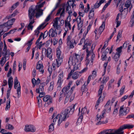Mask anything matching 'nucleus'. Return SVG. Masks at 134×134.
<instances>
[{
  "instance_id": "nucleus-44",
  "label": "nucleus",
  "mask_w": 134,
  "mask_h": 134,
  "mask_svg": "<svg viewBox=\"0 0 134 134\" xmlns=\"http://www.w3.org/2000/svg\"><path fill=\"white\" fill-rule=\"evenodd\" d=\"M72 57H70L69 59V61H68V64H69V67H68L69 69L70 68V65L71 64H72L73 63L72 59Z\"/></svg>"
},
{
  "instance_id": "nucleus-40",
  "label": "nucleus",
  "mask_w": 134,
  "mask_h": 134,
  "mask_svg": "<svg viewBox=\"0 0 134 134\" xmlns=\"http://www.w3.org/2000/svg\"><path fill=\"white\" fill-rule=\"evenodd\" d=\"M54 82L53 81L51 82L50 83V85L49 86L48 89V91H51L53 90V88L54 87Z\"/></svg>"
},
{
  "instance_id": "nucleus-45",
  "label": "nucleus",
  "mask_w": 134,
  "mask_h": 134,
  "mask_svg": "<svg viewBox=\"0 0 134 134\" xmlns=\"http://www.w3.org/2000/svg\"><path fill=\"white\" fill-rule=\"evenodd\" d=\"M75 62H78L79 61V60L80 59V56L78 55L76 53L75 54Z\"/></svg>"
},
{
  "instance_id": "nucleus-11",
  "label": "nucleus",
  "mask_w": 134,
  "mask_h": 134,
  "mask_svg": "<svg viewBox=\"0 0 134 134\" xmlns=\"http://www.w3.org/2000/svg\"><path fill=\"white\" fill-rule=\"evenodd\" d=\"M105 134H123L122 132L119 133V129H108L105 130Z\"/></svg>"
},
{
  "instance_id": "nucleus-63",
  "label": "nucleus",
  "mask_w": 134,
  "mask_h": 134,
  "mask_svg": "<svg viewBox=\"0 0 134 134\" xmlns=\"http://www.w3.org/2000/svg\"><path fill=\"white\" fill-rule=\"evenodd\" d=\"M129 97L128 95H125L121 99V101L122 102L124 101L126 99Z\"/></svg>"
},
{
  "instance_id": "nucleus-6",
  "label": "nucleus",
  "mask_w": 134,
  "mask_h": 134,
  "mask_svg": "<svg viewBox=\"0 0 134 134\" xmlns=\"http://www.w3.org/2000/svg\"><path fill=\"white\" fill-rule=\"evenodd\" d=\"M43 10L41 9L37 6H35V8L34 9V14L35 13V16L36 18H38L43 14Z\"/></svg>"
},
{
  "instance_id": "nucleus-28",
  "label": "nucleus",
  "mask_w": 134,
  "mask_h": 134,
  "mask_svg": "<svg viewBox=\"0 0 134 134\" xmlns=\"http://www.w3.org/2000/svg\"><path fill=\"white\" fill-rule=\"evenodd\" d=\"M63 72H61L60 73L58 76V83H59V84L60 85L62 81V79L63 77Z\"/></svg>"
},
{
  "instance_id": "nucleus-39",
  "label": "nucleus",
  "mask_w": 134,
  "mask_h": 134,
  "mask_svg": "<svg viewBox=\"0 0 134 134\" xmlns=\"http://www.w3.org/2000/svg\"><path fill=\"white\" fill-rule=\"evenodd\" d=\"M131 5V0H127L125 3L124 6L128 8Z\"/></svg>"
},
{
  "instance_id": "nucleus-25",
  "label": "nucleus",
  "mask_w": 134,
  "mask_h": 134,
  "mask_svg": "<svg viewBox=\"0 0 134 134\" xmlns=\"http://www.w3.org/2000/svg\"><path fill=\"white\" fill-rule=\"evenodd\" d=\"M80 73L79 71H76L72 74V78L74 80L77 79L81 75H80Z\"/></svg>"
},
{
  "instance_id": "nucleus-59",
  "label": "nucleus",
  "mask_w": 134,
  "mask_h": 134,
  "mask_svg": "<svg viewBox=\"0 0 134 134\" xmlns=\"http://www.w3.org/2000/svg\"><path fill=\"white\" fill-rule=\"evenodd\" d=\"M17 13V11H15L10 16H9L8 18V19H9V18H12V17H14L16 15V14Z\"/></svg>"
},
{
  "instance_id": "nucleus-33",
  "label": "nucleus",
  "mask_w": 134,
  "mask_h": 134,
  "mask_svg": "<svg viewBox=\"0 0 134 134\" xmlns=\"http://www.w3.org/2000/svg\"><path fill=\"white\" fill-rule=\"evenodd\" d=\"M15 20V18H13L10 20H8L7 22L9 26H10L13 25V23Z\"/></svg>"
},
{
  "instance_id": "nucleus-4",
  "label": "nucleus",
  "mask_w": 134,
  "mask_h": 134,
  "mask_svg": "<svg viewBox=\"0 0 134 134\" xmlns=\"http://www.w3.org/2000/svg\"><path fill=\"white\" fill-rule=\"evenodd\" d=\"M61 48V46L60 45L57 48L56 53L57 59H56L57 63L56 66L57 67H59L61 65L63 61V58L62 57H60L61 52L60 49Z\"/></svg>"
},
{
  "instance_id": "nucleus-21",
  "label": "nucleus",
  "mask_w": 134,
  "mask_h": 134,
  "mask_svg": "<svg viewBox=\"0 0 134 134\" xmlns=\"http://www.w3.org/2000/svg\"><path fill=\"white\" fill-rule=\"evenodd\" d=\"M40 40H37L35 43L36 46L35 47V48H37V49H40L42 45H44V43H42V42L41 41L39 42Z\"/></svg>"
},
{
  "instance_id": "nucleus-60",
  "label": "nucleus",
  "mask_w": 134,
  "mask_h": 134,
  "mask_svg": "<svg viewBox=\"0 0 134 134\" xmlns=\"http://www.w3.org/2000/svg\"><path fill=\"white\" fill-rule=\"evenodd\" d=\"M45 3V2H43L41 3V4H37L36 6L38 7L41 8V7H43L44 4Z\"/></svg>"
},
{
  "instance_id": "nucleus-12",
  "label": "nucleus",
  "mask_w": 134,
  "mask_h": 134,
  "mask_svg": "<svg viewBox=\"0 0 134 134\" xmlns=\"http://www.w3.org/2000/svg\"><path fill=\"white\" fill-rule=\"evenodd\" d=\"M58 31H56L52 28L48 32V35L49 37H55L57 35Z\"/></svg>"
},
{
  "instance_id": "nucleus-55",
  "label": "nucleus",
  "mask_w": 134,
  "mask_h": 134,
  "mask_svg": "<svg viewBox=\"0 0 134 134\" xmlns=\"http://www.w3.org/2000/svg\"><path fill=\"white\" fill-rule=\"evenodd\" d=\"M109 77L108 76L106 78L104 77L103 79V80L102 81V82L103 83H104L106 82L109 80Z\"/></svg>"
},
{
  "instance_id": "nucleus-17",
  "label": "nucleus",
  "mask_w": 134,
  "mask_h": 134,
  "mask_svg": "<svg viewBox=\"0 0 134 134\" xmlns=\"http://www.w3.org/2000/svg\"><path fill=\"white\" fill-rule=\"evenodd\" d=\"M65 6H66V11L68 12L69 14L68 17H71L70 14L72 13V12L70 5H69L68 1L67 2V3L65 5Z\"/></svg>"
},
{
  "instance_id": "nucleus-14",
  "label": "nucleus",
  "mask_w": 134,
  "mask_h": 134,
  "mask_svg": "<svg viewBox=\"0 0 134 134\" xmlns=\"http://www.w3.org/2000/svg\"><path fill=\"white\" fill-rule=\"evenodd\" d=\"M43 101L44 102H47V104L49 105L52 102V99L51 96L48 95L45 96L43 99Z\"/></svg>"
},
{
  "instance_id": "nucleus-58",
  "label": "nucleus",
  "mask_w": 134,
  "mask_h": 134,
  "mask_svg": "<svg viewBox=\"0 0 134 134\" xmlns=\"http://www.w3.org/2000/svg\"><path fill=\"white\" fill-rule=\"evenodd\" d=\"M48 34V32L47 31H46L44 32V33H43V39H44L47 36Z\"/></svg>"
},
{
  "instance_id": "nucleus-20",
  "label": "nucleus",
  "mask_w": 134,
  "mask_h": 134,
  "mask_svg": "<svg viewBox=\"0 0 134 134\" xmlns=\"http://www.w3.org/2000/svg\"><path fill=\"white\" fill-rule=\"evenodd\" d=\"M105 27V22H103L102 25L100 27L98 30L97 35H100L104 30Z\"/></svg>"
},
{
  "instance_id": "nucleus-56",
  "label": "nucleus",
  "mask_w": 134,
  "mask_h": 134,
  "mask_svg": "<svg viewBox=\"0 0 134 134\" xmlns=\"http://www.w3.org/2000/svg\"><path fill=\"white\" fill-rule=\"evenodd\" d=\"M134 18V12H133L132 15L131 16V20L130 21L131 22H133V23H132V25H133L134 24V23L133 22V19Z\"/></svg>"
},
{
  "instance_id": "nucleus-1",
  "label": "nucleus",
  "mask_w": 134,
  "mask_h": 134,
  "mask_svg": "<svg viewBox=\"0 0 134 134\" xmlns=\"http://www.w3.org/2000/svg\"><path fill=\"white\" fill-rule=\"evenodd\" d=\"M75 105L72 104L64 110H62L60 114L58 121V125L59 126L62 121H65L67 118H68L70 115H72L74 110Z\"/></svg>"
},
{
  "instance_id": "nucleus-46",
  "label": "nucleus",
  "mask_w": 134,
  "mask_h": 134,
  "mask_svg": "<svg viewBox=\"0 0 134 134\" xmlns=\"http://www.w3.org/2000/svg\"><path fill=\"white\" fill-rule=\"evenodd\" d=\"M122 33V31L121 30H119V31L117 37L116 41H117L119 40V38H120L121 37V34Z\"/></svg>"
},
{
  "instance_id": "nucleus-51",
  "label": "nucleus",
  "mask_w": 134,
  "mask_h": 134,
  "mask_svg": "<svg viewBox=\"0 0 134 134\" xmlns=\"http://www.w3.org/2000/svg\"><path fill=\"white\" fill-rule=\"evenodd\" d=\"M106 55L107 53L105 52H103L102 56V60H104L106 59L107 58Z\"/></svg>"
},
{
  "instance_id": "nucleus-30",
  "label": "nucleus",
  "mask_w": 134,
  "mask_h": 134,
  "mask_svg": "<svg viewBox=\"0 0 134 134\" xmlns=\"http://www.w3.org/2000/svg\"><path fill=\"white\" fill-rule=\"evenodd\" d=\"M94 8H92L90 11L89 13V14L88 15L89 19H91V18L94 16Z\"/></svg>"
},
{
  "instance_id": "nucleus-23",
  "label": "nucleus",
  "mask_w": 134,
  "mask_h": 134,
  "mask_svg": "<svg viewBox=\"0 0 134 134\" xmlns=\"http://www.w3.org/2000/svg\"><path fill=\"white\" fill-rule=\"evenodd\" d=\"M86 111L87 109L86 107H85L83 108H82L81 111V116H80L79 118L77 120L78 121H80L81 122L82 121V119L83 118L82 116L83 114L85 112H86Z\"/></svg>"
},
{
  "instance_id": "nucleus-61",
  "label": "nucleus",
  "mask_w": 134,
  "mask_h": 134,
  "mask_svg": "<svg viewBox=\"0 0 134 134\" xmlns=\"http://www.w3.org/2000/svg\"><path fill=\"white\" fill-rule=\"evenodd\" d=\"M19 83L18 79L17 77H15L14 79V84L15 86L16 84H18Z\"/></svg>"
},
{
  "instance_id": "nucleus-47",
  "label": "nucleus",
  "mask_w": 134,
  "mask_h": 134,
  "mask_svg": "<svg viewBox=\"0 0 134 134\" xmlns=\"http://www.w3.org/2000/svg\"><path fill=\"white\" fill-rule=\"evenodd\" d=\"M44 89L43 88H41L40 87L38 88H37L36 90V92L38 93H39L41 92H42L43 91H44Z\"/></svg>"
},
{
  "instance_id": "nucleus-31",
  "label": "nucleus",
  "mask_w": 134,
  "mask_h": 134,
  "mask_svg": "<svg viewBox=\"0 0 134 134\" xmlns=\"http://www.w3.org/2000/svg\"><path fill=\"white\" fill-rule=\"evenodd\" d=\"M45 24V23H43L42 24H41V25H40L37 29L36 30H38L40 31V30L43 29L47 25H44V24Z\"/></svg>"
},
{
  "instance_id": "nucleus-41",
  "label": "nucleus",
  "mask_w": 134,
  "mask_h": 134,
  "mask_svg": "<svg viewBox=\"0 0 134 134\" xmlns=\"http://www.w3.org/2000/svg\"><path fill=\"white\" fill-rule=\"evenodd\" d=\"M55 28H56L54 30L56 32L58 31L57 33L58 35L60 34L62 30L60 29V27L58 25Z\"/></svg>"
},
{
  "instance_id": "nucleus-49",
  "label": "nucleus",
  "mask_w": 134,
  "mask_h": 134,
  "mask_svg": "<svg viewBox=\"0 0 134 134\" xmlns=\"http://www.w3.org/2000/svg\"><path fill=\"white\" fill-rule=\"evenodd\" d=\"M122 46H121L117 48L116 49L117 52L116 53H118L119 54L121 53L122 52Z\"/></svg>"
},
{
  "instance_id": "nucleus-34",
  "label": "nucleus",
  "mask_w": 134,
  "mask_h": 134,
  "mask_svg": "<svg viewBox=\"0 0 134 134\" xmlns=\"http://www.w3.org/2000/svg\"><path fill=\"white\" fill-rule=\"evenodd\" d=\"M128 8H124L123 10V11L122 13L120 14L121 15H123L125 17L128 12Z\"/></svg>"
},
{
  "instance_id": "nucleus-37",
  "label": "nucleus",
  "mask_w": 134,
  "mask_h": 134,
  "mask_svg": "<svg viewBox=\"0 0 134 134\" xmlns=\"http://www.w3.org/2000/svg\"><path fill=\"white\" fill-rule=\"evenodd\" d=\"M120 56V54L117 53H116L114 55L113 58L114 59V60L116 62L118 61Z\"/></svg>"
},
{
  "instance_id": "nucleus-42",
  "label": "nucleus",
  "mask_w": 134,
  "mask_h": 134,
  "mask_svg": "<svg viewBox=\"0 0 134 134\" xmlns=\"http://www.w3.org/2000/svg\"><path fill=\"white\" fill-rule=\"evenodd\" d=\"M40 80L38 78H37L36 80L34 78V82H34V87L35 85H39L40 82Z\"/></svg>"
},
{
  "instance_id": "nucleus-64",
  "label": "nucleus",
  "mask_w": 134,
  "mask_h": 134,
  "mask_svg": "<svg viewBox=\"0 0 134 134\" xmlns=\"http://www.w3.org/2000/svg\"><path fill=\"white\" fill-rule=\"evenodd\" d=\"M98 2V1H97L94 5V8L95 9L97 8L100 5L99 3L97 2Z\"/></svg>"
},
{
  "instance_id": "nucleus-53",
  "label": "nucleus",
  "mask_w": 134,
  "mask_h": 134,
  "mask_svg": "<svg viewBox=\"0 0 134 134\" xmlns=\"http://www.w3.org/2000/svg\"><path fill=\"white\" fill-rule=\"evenodd\" d=\"M77 24L83 23V22L82 21L81 18L80 16H78L77 20Z\"/></svg>"
},
{
  "instance_id": "nucleus-54",
  "label": "nucleus",
  "mask_w": 134,
  "mask_h": 134,
  "mask_svg": "<svg viewBox=\"0 0 134 134\" xmlns=\"http://www.w3.org/2000/svg\"><path fill=\"white\" fill-rule=\"evenodd\" d=\"M16 67V61H15L13 63V74H14V73H15V72Z\"/></svg>"
},
{
  "instance_id": "nucleus-5",
  "label": "nucleus",
  "mask_w": 134,
  "mask_h": 134,
  "mask_svg": "<svg viewBox=\"0 0 134 134\" xmlns=\"http://www.w3.org/2000/svg\"><path fill=\"white\" fill-rule=\"evenodd\" d=\"M71 36H68L67 38V44L68 46H69L70 48H73L74 47V44H76V43L75 42V40L74 39H71Z\"/></svg>"
},
{
  "instance_id": "nucleus-57",
  "label": "nucleus",
  "mask_w": 134,
  "mask_h": 134,
  "mask_svg": "<svg viewBox=\"0 0 134 134\" xmlns=\"http://www.w3.org/2000/svg\"><path fill=\"white\" fill-rule=\"evenodd\" d=\"M60 116V114H58L57 115L56 117L53 120V122L54 124H55V122L57 120L58 118H59V117Z\"/></svg>"
},
{
  "instance_id": "nucleus-13",
  "label": "nucleus",
  "mask_w": 134,
  "mask_h": 134,
  "mask_svg": "<svg viewBox=\"0 0 134 134\" xmlns=\"http://www.w3.org/2000/svg\"><path fill=\"white\" fill-rule=\"evenodd\" d=\"M9 53L4 54V57H3L0 61V64L2 66H3L7 61L6 58H8V59L9 56V54H8Z\"/></svg>"
},
{
  "instance_id": "nucleus-26",
  "label": "nucleus",
  "mask_w": 134,
  "mask_h": 134,
  "mask_svg": "<svg viewBox=\"0 0 134 134\" xmlns=\"http://www.w3.org/2000/svg\"><path fill=\"white\" fill-rule=\"evenodd\" d=\"M110 100H109L104 106V107L105 108V109L104 110H106V111L107 110H109L110 111L111 107L109 106L110 103Z\"/></svg>"
},
{
  "instance_id": "nucleus-7",
  "label": "nucleus",
  "mask_w": 134,
  "mask_h": 134,
  "mask_svg": "<svg viewBox=\"0 0 134 134\" xmlns=\"http://www.w3.org/2000/svg\"><path fill=\"white\" fill-rule=\"evenodd\" d=\"M44 50L46 52L45 55L48 58H49L50 60H52V56L53 54L52 53V49L50 48H48L46 49V48H43L42 49V51Z\"/></svg>"
},
{
  "instance_id": "nucleus-50",
  "label": "nucleus",
  "mask_w": 134,
  "mask_h": 134,
  "mask_svg": "<svg viewBox=\"0 0 134 134\" xmlns=\"http://www.w3.org/2000/svg\"><path fill=\"white\" fill-rule=\"evenodd\" d=\"M86 52L87 53V56L86 57V60H88V61L89 60L88 59V58L90 55V54L91 53L90 51H89L87 48H86Z\"/></svg>"
},
{
  "instance_id": "nucleus-2",
  "label": "nucleus",
  "mask_w": 134,
  "mask_h": 134,
  "mask_svg": "<svg viewBox=\"0 0 134 134\" xmlns=\"http://www.w3.org/2000/svg\"><path fill=\"white\" fill-rule=\"evenodd\" d=\"M72 83V81H70L68 84V85L64 86L62 90V93H64V96L66 97L65 100H68L69 98L71 95L74 90L76 86L75 84L69 90L70 88L71 85Z\"/></svg>"
},
{
  "instance_id": "nucleus-3",
  "label": "nucleus",
  "mask_w": 134,
  "mask_h": 134,
  "mask_svg": "<svg viewBox=\"0 0 134 134\" xmlns=\"http://www.w3.org/2000/svg\"><path fill=\"white\" fill-rule=\"evenodd\" d=\"M28 16L29 18V23L27 26L28 30H32L34 23V7L32 5L30 7L28 10Z\"/></svg>"
},
{
  "instance_id": "nucleus-62",
  "label": "nucleus",
  "mask_w": 134,
  "mask_h": 134,
  "mask_svg": "<svg viewBox=\"0 0 134 134\" xmlns=\"http://www.w3.org/2000/svg\"><path fill=\"white\" fill-rule=\"evenodd\" d=\"M108 42L109 41H107V42H104V46L102 49V50L103 49H104L108 45Z\"/></svg>"
},
{
  "instance_id": "nucleus-32",
  "label": "nucleus",
  "mask_w": 134,
  "mask_h": 134,
  "mask_svg": "<svg viewBox=\"0 0 134 134\" xmlns=\"http://www.w3.org/2000/svg\"><path fill=\"white\" fill-rule=\"evenodd\" d=\"M45 24V23H43L42 24H41V25H40L37 29L36 30H38L40 31V30L43 29L47 25H44V24Z\"/></svg>"
},
{
  "instance_id": "nucleus-38",
  "label": "nucleus",
  "mask_w": 134,
  "mask_h": 134,
  "mask_svg": "<svg viewBox=\"0 0 134 134\" xmlns=\"http://www.w3.org/2000/svg\"><path fill=\"white\" fill-rule=\"evenodd\" d=\"M92 42L89 39H86L85 41V44L87 46H90L92 44Z\"/></svg>"
},
{
  "instance_id": "nucleus-22",
  "label": "nucleus",
  "mask_w": 134,
  "mask_h": 134,
  "mask_svg": "<svg viewBox=\"0 0 134 134\" xmlns=\"http://www.w3.org/2000/svg\"><path fill=\"white\" fill-rule=\"evenodd\" d=\"M67 21L65 20V27H68L70 30L71 29V25L70 23L71 20V17H68L66 19Z\"/></svg>"
},
{
  "instance_id": "nucleus-19",
  "label": "nucleus",
  "mask_w": 134,
  "mask_h": 134,
  "mask_svg": "<svg viewBox=\"0 0 134 134\" xmlns=\"http://www.w3.org/2000/svg\"><path fill=\"white\" fill-rule=\"evenodd\" d=\"M18 86L17 89V93L18 94V98H19L21 94V86L20 85V83H19V85L16 84V85H14V88L15 89H16Z\"/></svg>"
},
{
  "instance_id": "nucleus-15",
  "label": "nucleus",
  "mask_w": 134,
  "mask_h": 134,
  "mask_svg": "<svg viewBox=\"0 0 134 134\" xmlns=\"http://www.w3.org/2000/svg\"><path fill=\"white\" fill-rule=\"evenodd\" d=\"M24 130L26 132H33L34 131V127L32 125H26L25 126Z\"/></svg>"
},
{
  "instance_id": "nucleus-10",
  "label": "nucleus",
  "mask_w": 134,
  "mask_h": 134,
  "mask_svg": "<svg viewBox=\"0 0 134 134\" xmlns=\"http://www.w3.org/2000/svg\"><path fill=\"white\" fill-rule=\"evenodd\" d=\"M134 127L133 125H130L129 124H126L120 126V127L118 129L119 133L122 132L123 134V132L122 131L124 129H130Z\"/></svg>"
},
{
  "instance_id": "nucleus-35",
  "label": "nucleus",
  "mask_w": 134,
  "mask_h": 134,
  "mask_svg": "<svg viewBox=\"0 0 134 134\" xmlns=\"http://www.w3.org/2000/svg\"><path fill=\"white\" fill-rule=\"evenodd\" d=\"M104 88V86L103 85H101L100 87V89L98 91V96H101L102 93V91Z\"/></svg>"
},
{
  "instance_id": "nucleus-27",
  "label": "nucleus",
  "mask_w": 134,
  "mask_h": 134,
  "mask_svg": "<svg viewBox=\"0 0 134 134\" xmlns=\"http://www.w3.org/2000/svg\"><path fill=\"white\" fill-rule=\"evenodd\" d=\"M13 78L12 76H10L8 79V82L9 85V87L11 88L13 85Z\"/></svg>"
},
{
  "instance_id": "nucleus-8",
  "label": "nucleus",
  "mask_w": 134,
  "mask_h": 134,
  "mask_svg": "<svg viewBox=\"0 0 134 134\" xmlns=\"http://www.w3.org/2000/svg\"><path fill=\"white\" fill-rule=\"evenodd\" d=\"M106 110H103L102 112V114L101 115H99L98 114L96 116V120L98 121L97 122L96 124V125H99L101 124H102V121L100 120L102 118H104V115L105 114Z\"/></svg>"
},
{
  "instance_id": "nucleus-43",
  "label": "nucleus",
  "mask_w": 134,
  "mask_h": 134,
  "mask_svg": "<svg viewBox=\"0 0 134 134\" xmlns=\"http://www.w3.org/2000/svg\"><path fill=\"white\" fill-rule=\"evenodd\" d=\"M54 124L53 123L51 124L49 126V129H48V132H51L53 131L54 130Z\"/></svg>"
},
{
  "instance_id": "nucleus-24",
  "label": "nucleus",
  "mask_w": 134,
  "mask_h": 134,
  "mask_svg": "<svg viewBox=\"0 0 134 134\" xmlns=\"http://www.w3.org/2000/svg\"><path fill=\"white\" fill-rule=\"evenodd\" d=\"M34 40V38H32L30 40L27 41V42L25 43V45H27L28 46V47L26 49L27 51L26 52H28L30 49L31 46L32 44V41Z\"/></svg>"
},
{
  "instance_id": "nucleus-9",
  "label": "nucleus",
  "mask_w": 134,
  "mask_h": 134,
  "mask_svg": "<svg viewBox=\"0 0 134 134\" xmlns=\"http://www.w3.org/2000/svg\"><path fill=\"white\" fill-rule=\"evenodd\" d=\"M91 76H89L88 78L87 83L86 84V83H85L81 87V91L83 92H86L88 91V89L86 87V86L89 83L91 80Z\"/></svg>"
},
{
  "instance_id": "nucleus-18",
  "label": "nucleus",
  "mask_w": 134,
  "mask_h": 134,
  "mask_svg": "<svg viewBox=\"0 0 134 134\" xmlns=\"http://www.w3.org/2000/svg\"><path fill=\"white\" fill-rule=\"evenodd\" d=\"M10 95V94L7 93V99H8V100L7 101L6 106L5 108V110L6 111L9 109L10 107V98H9Z\"/></svg>"
},
{
  "instance_id": "nucleus-29",
  "label": "nucleus",
  "mask_w": 134,
  "mask_h": 134,
  "mask_svg": "<svg viewBox=\"0 0 134 134\" xmlns=\"http://www.w3.org/2000/svg\"><path fill=\"white\" fill-rule=\"evenodd\" d=\"M10 50L9 49H7V48L5 42H4V46L3 49V52H2L3 54L4 53H9L10 52Z\"/></svg>"
},
{
  "instance_id": "nucleus-36",
  "label": "nucleus",
  "mask_w": 134,
  "mask_h": 134,
  "mask_svg": "<svg viewBox=\"0 0 134 134\" xmlns=\"http://www.w3.org/2000/svg\"><path fill=\"white\" fill-rule=\"evenodd\" d=\"M6 129L9 130H12L14 129V127L10 124H7L6 126Z\"/></svg>"
},
{
  "instance_id": "nucleus-48",
  "label": "nucleus",
  "mask_w": 134,
  "mask_h": 134,
  "mask_svg": "<svg viewBox=\"0 0 134 134\" xmlns=\"http://www.w3.org/2000/svg\"><path fill=\"white\" fill-rule=\"evenodd\" d=\"M125 85H124L122 86V87L121 88L120 91V95H122L124 93V91L125 90Z\"/></svg>"
},
{
  "instance_id": "nucleus-52",
  "label": "nucleus",
  "mask_w": 134,
  "mask_h": 134,
  "mask_svg": "<svg viewBox=\"0 0 134 134\" xmlns=\"http://www.w3.org/2000/svg\"><path fill=\"white\" fill-rule=\"evenodd\" d=\"M26 60L25 59H23V68L24 70H25L26 68Z\"/></svg>"
},
{
  "instance_id": "nucleus-16",
  "label": "nucleus",
  "mask_w": 134,
  "mask_h": 134,
  "mask_svg": "<svg viewBox=\"0 0 134 134\" xmlns=\"http://www.w3.org/2000/svg\"><path fill=\"white\" fill-rule=\"evenodd\" d=\"M40 62V61H39L38 62L36 66V69L38 70L41 73L43 74L44 72V70L43 69V66L42 64L39 63Z\"/></svg>"
}]
</instances>
